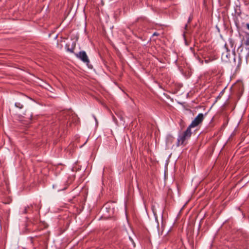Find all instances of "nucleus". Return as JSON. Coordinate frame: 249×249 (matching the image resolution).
<instances>
[{"mask_svg":"<svg viewBox=\"0 0 249 249\" xmlns=\"http://www.w3.org/2000/svg\"><path fill=\"white\" fill-rule=\"evenodd\" d=\"M204 115L202 113L198 114L188 127L186 130L179 136L178 139V145L183 144L185 141L191 137L192 135L191 129L201 124L204 120Z\"/></svg>","mask_w":249,"mask_h":249,"instance_id":"f257e3e1","label":"nucleus"},{"mask_svg":"<svg viewBox=\"0 0 249 249\" xmlns=\"http://www.w3.org/2000/svg\"><path fill=\"white\" fill-rule=\"evenodd\" d=\"M76 55L77 57L81 59L83 62L86 63L87 65H89V60L85 52L81 51L78 53H77Z\"/></svg>","mask_w":249,"mask_h":249,"instance_id":"f03ea898","label":"nucleus"},{"mask_svg":"<svg viewBox=\"0 0 249 249\" xmlns=\"http://www.w3.org/2000/svg\"><path fill=\"white\" fill-rule=\"evenodd\" d=\"M74 176L70 177L68 178V180L67 181L66 184L65 185H67V186H69V185H71L72 182L74 180Z\"/></svg>","mask_w":249,"mask_h":249,"instance_id":"7ed1b4c3","label":"nucleus"},{"mask_svg":"<svg viewBox=\"0 0 249 249\" xmlns=\"http://www.w3.org/2000/svg\"><path fill=\"white\" fill-rule=\"evenodd\" d=\"M15 106L17 107H19V108H22L23 107V106L21 105L19 103H16L15 104Z\"/></svg>","mask_w":249,"mask_h":249,"instance_id":"20e7f679","label":"nucleus"},{"mask_svg":"<svg viewBox=\"0 0 249 249\" xmlns=\"http://www.w3.org/2000/svg\"><path fill=\"white\" fill-rule=\"evenodd\" d=\"M246 27H247V28L249 30V23H247L246 24Z\"/></svg>","mask_w":249,"mask_h":249,"instance_id":"39448f33","label":"nucleus"},{"mask_svg":"<svg viewBox=\"0 0 249 249\" xmlns=\"http://www.w3.org/2000/svg\"><path fill=\"white\" fill-rule=\"evenodd\" d=\"M24 213H27V209H26V208H25V209L24 211Z\"/></svg>","mask_w":249,"mask_h":249,"instance_id":"423d86ee","label":"nucleus"},{"mask_svg":"<svg viewBox=\"0 0 249 249\" xmlns=\"http://www.w3.org/2000/svg\"><path fill=\"white\" fill-rule=\"evenodd\" d=\"M153 35H154V36H157V34L156 33H154Z\"/></svg>","mask_w":249,"mask_h":249,"instance_id":"0eeeda50","label":"nucleus"},{"mask_svg":"<svg viewBox=\"0 0 249 249\" xmlns=\"http://www.w3.org/2000/svg\"><path fill=\"white\" fill-rule=\"evenodd\" d=\"M205 62H206V63H208V61L207 60H205Z\"/></svg>","mask_w":249,"mask_h":249,"instance_id":"6e6552de","label":"nucleus"}]
</instances>
